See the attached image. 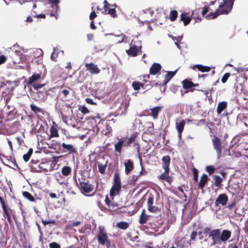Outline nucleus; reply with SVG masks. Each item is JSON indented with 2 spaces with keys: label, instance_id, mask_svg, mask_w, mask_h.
Returning <instances> with one entry per match:
<instances>
[{
  "label": "nucleus",
  "instance_id": "obj_1",
  "mask_svg": "<svg viewBox=\"0 0 248 248\" xmlns=\"http://www.w3.org/2000/svg\"><path fill=\"white\" fill-rule=\"evenodd\" d=\"M234 1V0H222V2H219L218 10L207 15L205 17L207 19H211L216 18L220 14H228L232 8Z\"/></svg>",
  "mask_w": 248,
  "mask_h": 248
},
{
  "label": "nucleus",
  "instance_id": "obj_2",
  "mask_svg": "<svg viewBox=\"0 0 248 248\" xmlns=\"http://www.w3.org/2000/svg\"><path fill=\"white\" fill-rule=\"evenodd\" d=\"M10 49L13 51L16 55L19 57V62H15V63L26 62L30 59L31 54L34 52L33 49H26L23 47L19 46L18 45L15 44L10 47Z\"/></svg>",
  "mask_w": 248,
  "mask_h": 248
},
{
  "label": "nucleus",
  "instance_id": "obj_3",
  "mask_svg": "<svg viewBox=\"0 0 248 248\" xmlns=\"http://www.w3.org/2000/svg\"><path fill=\"white\" fill-rule=\"evenodd\" d=\"M99 231L97 234V241L99 244L109 248L111 246V240L109 238V235L106 232L103 227L99 226Z\"/></svg>",
  "mask_w": 248,
  "mask_h": 248
},
{
  "label": "nucleus",
  "instance_id": "obj_4",
  "mask_svg": "<svg viewBox=\"0 0 248 248\" xmlns=\"http://www.w3.org/2000/svg\"><path fill=\"white\" fill-rule=\"evenodd\" d=\"M121 188L120 178L118 173H115L113 177V183L110 191V196L112 199L114 196L118 195Z\"/></svg>",
  "mask_w": 248,
  "mask_h": 248
},
{
  "label": "nucleus",
  "instance_id": "obj_5",
  "mask_svg": "<svg viewBox=\"0 0 248 248\" xmlns=\"http://www.w3.org/2000/svg\"><path fill=\"white\" fill-rule=\"evenodd\" d=\"M210 237L213 241L211 245H220L221 244L220 239V231L219 229L212 230L209 233Z\"/></svg>",
  "mask_w": 248,
  "mask_h": 248
},
{
  "label": "nucleus",
  "instance_id": "obj_6",
  "mask_svg": "<svg viewBox=\"0 0 248 248\" xmlns=\"http://www.w3.org/2000/svg\"><path fill=\"white\" fill-rule=\"evenodd\" d=\"M212 143L214 149L217 154V158L220 159L222 155L221 143L220 140L217 137H214L212 139Z\"/></svg>",
  "mask_w": 248,
  "mask_h": 248
},
{
  "label": "nucleus",
  "instance_id": "obj_7",
  "mask_svg": "<svg viewBox=\"0 0 248 248\" xmlns=\"http://www.w3.org/2000/svg\"><path fill=\"white\" fill-rule=\"evenodd\" d=\"M193 15H194L193 12L192 13L191 16H189L188 15V14L186 13H184L181 15V16H180L181 20L183 21L184 24L185 26H186L187 25H188L190 23L192 18H193L194 19H195V22H197L201 20V18H200L199 17L196 18L194 16L192 17V16Z\"/></svg>",
  "mask_w": 248,
  "mask_h": 248
},
{
  "label": "nucleus",
  "instance_id": "obj_8",
  "mask_svg": "<svg viewBox=\"0 0 248 248\" xmlns=\"http://www.w3.org/2000/svg\"><path fill=\"white\" fill-rule=\"evenodd\" d=\"M78 187L82 193H89L92 191L93 190V186L86 182H80L78 185Z\"/></svg>",
  "mask_w": 248,
  "mask_h": 248
},
{
  "label": "nucleus",
  "instance_id": "obj_9",
  "mask_svg": "<svg viewBox=\"0 0 248 248\" xmlns=\"http://www.w3.org/2000/svg\"><path fill=\"white\" fill-rule=\"evenodd\" d=\"M85 66L87 68V70L89 71L92 74L97 75L100 72V70L97 65L92 62L86 63Z\"/></svg>",
  "mask_w": 248,
  "mask_h": 248
},
{
  "label": "nucleus",
  "instance_id": "obj_10",
  "mask_svg": "<svg viewBox=\"0 0 248 248\" xmlns=\"http://www.w3.org/2000/svg\"><path fill=\"white\" fill-rule=\"evenodd\" d=\"M186 124L185 120H177L176 121V128L178 133V136L180 140L182 138V133Z\"/></svg>",
  "mask_w": 248,
  "mask_h": 248
},
{
  "label": "nucleus",
  "instance_id": "obj_11",
  "mask_svg": "<svg viewBox=\"0 0 248 248\" xmlns=\"http://www.w3.org/2000/svg\"><path fill=\"white\" fill-rule=\"evenodd\" d=\"M127 146L124 141V137L120 138L118 140V141L114 145L115 151L120 154L122 151V147Z\"/></svg>",
  "mask_w": 248,
  "mask_h": 248
},
{
  "label": "nucleus",
  "instance_id": "obj_12",
  "mask_svg": "<svg viewBox=\"0 0 248 248\" xmlns=\"http://www.w3.org/2000/svg\"><path fill=\"white\" fill-rule=\"evenodd\" d=\"M141 46H140L139 48H138L136 46L133 45L128 50H126V53L129 56L135 57L139 54V52L141 53Z\"/></svg>",
  "mask_w": 248,
  "mask_h": 248
},
{
  "label": "nucleus",
  "instance_id": "obj_13",
  "mask_svg": "<svg viewBox=\"0 0 248 248\" xmlns=\"http://www.w3.org/2000/svg\"><path fill=\"white\" fill-rule=\"evenodd\" d=\"M228 198L225 194H220L216 200V205L217 206L219 204L225 205L226 204Z\"/></svg>",
  "mask_w": 248,
  "mask_h": 248
},
{
  "label": "nucleus",
  "instance_id": "obj_14",
  "mask_svg": "<svg viewBox=\"0 0 248 248\" xmlns=\"http://www.w3.org/2000/svg\"><path fill=\"white\" fill-rule=\"evenodd\" d=\"M170 160V157L168 155L165 156L162 158L163 165V167L165 170V172L167 174H168L169 172V164Z\"/></svg>",
  "mask_w": 248,
  "mask_h": 248
},
{
  "label": "nucleus",
  "instance_id": "obj_15",
  "mask_svg": "<svg viewBox=\"0 0 248 248\" xmlns=\"http://www.w3.org/2000/svg\"><path fill=\"white\" fill-rule=\"evenodd\" d=\"M129 101L125 98H123L122 103L117 102L115 106L120 109L125 110L129 106Z\"/></svg>",
  "mask_w": 248,
  "mask_h": 248
},
{
  "label": "nucleus",
  "instance_id": "obj_16",
  "mask_svg": "<svg viewBox=\"0 0 248 248\" xmlns=\"http://www.w3.org/2000/svg\"><path fill=\"white\" fill-rule=\"evenodd\" d=\"M231 236V232L227 230H223L221 233H220L221 242H226L229 239Z\"/></svg>",
  "mask_w": 248,
  "mask_h": 248
},
{
  "label": "nucleus",
  "instance_id": "obj_17",
  "mask_svg": "<svg viewBox=\"0 0 248 248\" xmlns=\"http://www.w3.org/2000/svg\"><path fill=\"white\" fill-rule=\"evenodd\" d=\"M0 201L2 205V210L4 213V216L6 217L9 223H11V218L10 214L9 211L7 210L4 202L3 201L1 197H0Z\"/></svg>",
  "mask_w": 248,
  "mask_h": 248
},
{
  "label": "nucleus",
  "instance_id": "obj_18",
  "mask_svg": "<svg viewBox=\"0 0 248 248\" xmlns=\"http://www.w3.org/2000/svg\"><path fill=\"white\" fill-rule=\"evenodd\" d=\"M95 92L98 94H102L104 93L105 85L103 82L97 83L96 84Z\"/></svg>",
  "mask_w": 248,
  "mask_h": 248
},
{
  "label": "nucleus",
  "instance_id": "obj_19",
  "mask_svg": "<svg viewBox=\"0 0 248 248\" xmlns=\"http://www.w3.org/2000/svg\"><path fill=\"white\" fill-rule=\"evenodd\" d=\"M40 78V73L34 74L31 77L29 78L26 82L27 84H33L35 81L38 80Z\"/></svg>",
  "mask_w": 248,
  "mask_h": 248
},
{
  "label": "nucleus",
  "instance_id": "obj_20",
  "mask_svg": "<svg viewBox=\"0 0 248 248\" xmlns=\"http://www.w3.org/2000/svg\"><path fill=\"white\" fill-rule=\"evenodd\" d=\"M103 162H97V166L98 168L99 171L102 173L104 174L105 172L106 167L108 163L107 160H104V159H102Z\"/></svg>",
  "mask_w": 248,
  "mask_h": 248
},
{
  "label": "nucleus",
  "instance_id": "obj_21",
  "mask_svg": "<svg viewBox=\"0 0 248 248\" xmlns=\"http://www.w3.org/2000/svg\"><path fill=\"white\" fill-rule=\"evenodd\" d=\"M125 171L126 174H128L133 169V163L130 160H128L124 163Z\"/></svg>",
  "mask_w": 248,
  "mask_h": 248
},
{
  "label": "nucleus",
  "instance_id": "obj_22",
  "mask_svg": "<svg viewBox=\"0 0 248 248\" xmlns=\"http://www.w3.org/2000/svg\"><path fill=\"white\" fill-rule=\"evenodd\" d=\"M161 66L160 64L154 63L150 69V73L152 75H155L161 70Z\"/></svg>",
  "mask_w": 248,
  "mask_h": 248
},
{
  "label": "nucleus",
  "instance_id": "obj_23",
  "mask_svg": "<svg viewBox=\"0 0 248 248\" xmlns=\"http://www.w3.org/2000/svg\"><path fill=\"white\" fill-rule=\"evenodd\" d=\"M162 108V107H155L150 109L152 112V116L154 119H156L158 118V113L161 111Z\"/></svg>",
  "mask_w": 248,
  "mask_h": 248
},
{
  "label": "nucleus",
  "instance_id": "obj_24",
  "mask_svg": "<svg viewBox=\"0 0 248 248\" xmlns=\"http://www.w3.org/2000/svg\"><path fill=\"white\" fill-rule=\"evenodd\" d=\"M208 180V176L205 174H203L202 176L200 182L199 183V186L201 188H202Z\"/></svg>",
  "mask_w": 248,
  "mask_h": 248
},
{
  "label": "nucleus",
  "instance_id": "obj_25",
  "mask_svg": "<svg viewBox=\"0 0 248 248\" xmlns=\"http://www.w3.org/2000/svg\"><path fill=\"white\" fill-rule=\"evenodd\" d=\"M62 146L69 153H74L76 152V149L72 144H67L65 143H62Z\"/></svg>",
  "mask_w": 248,
  "mask_h": 248
},
{
  "label": "nucleus",
  "instance_id": "obj_26",
  "mask_svg": "<svg viewBox=\"0 0 248 248\" xmlns=\"http://www.w3.org/2000/svg\"><path fill=\"white\" fill-rule=\"evenodd\" d=\"M227 103L225 101L219 102L217 107V111L218 114H220L223 110L226 108Z\"/></svg>",
  "mask_w": 248,
  "mask_h": 248
},
{
  "label": "nucleus",
  "instance_id": "obj_27",
  "mask_svg": "<svg viewBox=\"0 0 248 248\" xmlns=\"http://www.w3.org/2000/svg\"><path fill=\"white\" fill-rule=\"evenodd\" d=\"M193 66L202 72H209L211 69L210 67L208 66H203L201 64H196Z\"/></svg>",
  "mask_w": 248,
  "mask_h": 248
},
{
  "label": "nucleus",
  "instance_id": "obj_28",
  "mask_svg": "<svg viewBox=\"0 0 248 248\" xmlns=\"http://www.w3.org/2000/svg\"><path fill=\"white\" fill-rule=\"evenodd\" d=\"M176 71L174 72H168L165 76L164 80L165 84H167L175 75Z\"/></svg>",
  "mask_w": 248,
  "mask_h": 248
},
{
  "label": "nucleus",
  "instance_id": "obj_29",
  "mask_svg": "<svg viewBox=\"0 0 248 248\" xmlns=\"http://www.w3.org/2000/svg\"><path fill=\"white\" fill-rule=\"evenodd\" d=\"M71 172V169L68 166H64L62 169V173L63 176H67Z\"/></svg>",
  "mask_w": 248,
  "mask_h": 248
},
{
  "label": "nucleus",
  "instance_id": "obj_30",
  "mask_svg": "<svg viewBox=\"0 0 248 248\" xmlns=\"http://www.w3.org/2000/svg\"><path fill=\"white\" fill-rule=\"evenodd\" d=\"M34 96L35 99L38 100H44L46 99L45 94L43 92H37Z\"/></svg>",
  "mask_w": 248,
  "mask_h": 248
},
{
  "label": "nucleus",
  "instance_id": "obj_31",
  "mask_svg": "<svg viewBox=\"0 0 248 248\" xmlns=\"http://www.w3.org/2000/svg\"><path fill=\"white\" fill-rule=\"evenodd\" d=\"M50 135H49V139L52 137H57L59 136L57 129L54 126H51L50 128Z\"/></svg>",
  "mask_w": 248,
  "mask_h": 248
},
{
  "label": "nucleus",
  "instance_id": "obj_32",
  "mask_svg": "<svg viewBox=\"0 0 248 248\" xmlns=\"http://www.w3.org/2000/svg\"><path fill=\"white\" fill-rule=\"evenodd\" d=\"M31 109L32 111H33L35 113L37 114L38 113H43V110L41 108L36 106L33 104H31L30 105Z\"/></svg>",
  "mask_w": 248,
  "mask_h": 248
},
{
  "label": "nucleus",
  "instance_id": "obj_33",
  "mask_svg": "<svg viewBox=\"0 0 248 248\" xmlns=\"http://www.w3.org/2000/svg\"><path fill=\"white\" fill-rule=\"evenodd\" d=\"M183 87L185 89H189L194 86L193 83L187 80H185L182 81Z\"/></svg>",
  "mask_w": 248,
  "mask_h": 248
},
{
  "label": "nucleus",
  "instance_id": "obj_34",
  "mask_svg": "<svg viewBox=\"0 0 248 248\" xmlns=\"http://www.w3.org/2000/svg\"><path fill=\"white\" fill-rule=\"evenodd\" d=\"M23 197L31 202H34V197L28 192L24 191L22 193Z\"/></svg>",
  "mask_w": 248,
  "mask_h": 248
},
{
  "label": "nucleus",
  "instance_id": "obj_35",
  "mask_svg": "<svg viewBox=\"0 0 248 248\" xmlns=\"http://www.w3.org/2000/svg\"><path fill=\"white\" fill-rule=\"evenodd\" d=\"M148 218V216L145 215L144 214V211H143L142 214L140 215V224H143L146 222L147 219Z\"/></svg>",
  "mask_w": 248,
  "mask_h": 248
},
{
  "label": "nucleus",
  "instance_id": "obj_36",
  "mask_svg": "<svg viewBox=\"0 0 248 248\" xmlns=\"http://www.w3.org/2000/svg\"><path fill=\"white\" fill-rule=\"evenodd\" d=\"M128 224L127 222L122 221L117 224V226L121 229L125 230L128 227Z\"/></svg>",
  "mask_w": 248,
  "mask_h": 248
},
{
  "label": "nucleus",
  "instance_id": "obj_37",
  "mask_svg": "<svg viewBox=\"0 0 248 248\" xmlns=\"http://www.w3.org/2000/svg\"><path fill=\"white\" fill-rule=\"evenodd\" d=\"M32 153V149L30 148L28 152L26 154L23 155V157L25 161L27 162L30 159Z\"/></svg>",
  "mask_w": 248,
  "mask_h": 248
},
{
  "label": "nucleus",
  "instance_id": "obj_38",
  "mask_svg": "<svg viewBox=\"0 0 248 248\" xmlns=\"http://www.w3.org/2000/svg\"><path fill=\"white\" fill-rule=\"evenodd\" d=\"M135 139L136 136L135 135H132L130 137L128 138L124 137V141L128 146L131 143L134 141Z\"/></svg>",
  "mask_w": 248,
  "mask_h": 248
},
{
  "label": "nucleus",
  "instance_id": "obj_39",
  "mask_svg": "<svg viewBox=\"0 0 248 248\" xmlns=\"http://www.w3.org/2000/svg\"><path fill=\"white\" fill-rule=\"evenodd\" d=\"M214 180L215 181V186H220L222 181V178L218 175H215L214 176Z\"/></svg>",
  "mask_w": 248,
  "mask_h": 248
},
{
  "label": "nucleus",
  "instance_id": "obj_40",
  "mask_svg": "<svg viewBox=\"0 0 248 248\" xmlns=\"http://www.w3.org/2000/svg\"><path fill=\"white\" fill-rule=\"evenodd\" d=\"M58 51H59L58 48H57V47L54 48L53 52H52V53L51 55V59L53 61H56V60H57V58L58 56L57 52H58Z\"/></svg>",
  "mask_w": 248,
  "mask_h": 248
},
{
  "label": "nucleus",
  "instance_id": "obj_41",
  "mask_svg": "<svg viewBox=\"0 0 248 248\" xmlns=\"http://www.w3.org/2000/svg\"><path fill=\"white\" fill-rule=\"evenodd\" d=\"M177 12L175 10L171 11L170 15V18L171 21H174L177 17Z\"/></svg>",
  "mask_w": 248,
  "mask_h": 248
},
{
  "label": "nucleus",
  "instance_id": "obj_42",
  "mask_svg": "<svg viewBox=\"0 0 248 248\" xmlns=\"http://www.w3.org/2000/svg\"><path fill=\"white\" fill-rule=\"evenodd\" d=\"M115 36L118 37V38H120L119 40H118V43H121L123 42H127V41H126L127 39V37L123 34L119 35H115Z\"/></svg>",
  "mask_w": 248,
  "mask_h": 248
},
{
  "label": "nucleus",
  "instance_id": "obj_43",
  "mask_svg": "<svg viewBox=\"0 0 248 248\" xmlns=\"http://www.w3.org/2000/svg\"><path fill=\"white\" fill-rule=\"evenodd\" d=\"M59 0H49V3L52 4L56 8V12H57L59 10L58 3Z\"/></svg>",
  "mask_w": 248,
  "mask_h": 248
},
{
  "label": "nucleus",
  "instance_id": "obj_44",
  "mask_svg": "<svg viewBox=\"0 0 248 248\" xmlns=\"http://www.w3.org/2000/svg\"><path fill=\"white\" fill-rule=\"evenodd\" d=\"M206 171L208 172L209 174H212L215 170V168L213 166H208L206 167Z\"/></svg>",
  "mask_w": 248,
  "mask_h": 248
},
{
  "label": "nucleus",
  "instance_id": "obj_45",
  "mask_svg": "<svg viewBox=\"0 0 248 248\" xmlns=\"http://www.w3.org/2000/svg\"><path fill=\"white\" fill-rule=\"evenodd\" d=\"M69 90L64 89L60 93V95H62L63 97H66L69 94Z\"/></svg>",
  "mask_w": 248,
  "mask_h": 248
},
{
  "label": "nucleus",
  "instance_id": "obj_46",
  "mask_svg": "<svg viewBox=\"0 0 248 248\" xmlns=\"http://www.w3.org/2000/svg\"><path fill=\"white\" fill-rule=\"evenodd\" d=\"M141 84L138 82H134L132 83V86L134 90H138L140 89V87L141 86Z\"/></svg>",
  "mask_w": 248,
  "mask_h": 248
},
{
  "label": "nucleus",
  "instance_id": "obj_47",
  "mask_svg": "<svg viewBox=\"0 0 248 248\" xmlns=\"http://www.w3.org/2000/svg\"><path fill=\"white\" fill-rule=\"evenodd\" d=\"M230 74L228 73H227L224 75L223 77L221 78V82L223 83H225L229 78Z\"/></svg>",
  "mask_w": 248,
  "mask_h": 248
},
{
  "label": "nucleus",
  "instance_id": "obj_48",
  "mask_svg": "<svg viewBox=\"0 0 248 248\" xmlns=\"http://www.w3.org/2000/svg\"><path fill=\"white\" fill-rule=\"evenodd\" d=\"M107 13L113 17H115L117 16L116 14V11L114 8L109 9Z\"/></svg>",
  "mask_w": 248,
  "mask_h": 248
},
{
  "label": "nucleus",
  "instance_id": "obj_49",
  "mask_svg": "<svg viewBox=\"0 0 248 248\" xmlns=\"http://www.w3.org/2000/svg\"><path fill=\"white\" fill-rule=\"evenodd\" d=\"M193 172L194 175V180L197 182L198 180V170L195 169L194 168L193 170Z\"/></svg>",
  "mask_w": 248,
  "mask_h": 248
},
{
  "label": "nucleus",
  "instance_id": "obj_50",
  "mask_svg": "<svg viewBox=\"0 0 248 248\" xmlns=\"http://www.w3.org/2000/svg\"><path fill=\"white\" fill-rule=\"evenodd\" d=\"M148 210L150 212L155 213L157 211V208L155 206H153V205H151L150 206H148Z\"/></svg>",
  "mask_w": 248,
  "mask_h": 248
},
{
  "label": "nucleus",
  "instance_id": "obj_51",
  "mask_svg": "<svg viewBox=\"0 0 248 248\" xmlns=\"http://www.w3.org/2000/svg\"><path fill=\"white\" fill-rule=\"evenodd\" d=\"M7 60V57L3 55H1L0 56V65L3 63H4Z\"/></svg>",
  "mask_w": 248,
  "mask_h": 248
},
{
  "label": "nucleus",
  "instance_id": "obj_52",
  "mask_svg": "<svg viewBox=\"0 0 248 248\" xmlns=\"http://www.w3.org/2000/svg\"><path fill=\"white\" fill-rule=\"evenodd\" d=\"M50 248H60V245L56 242H52L49 244Z\"/></svg>",
  "mask_w": 248,
  "mask_h": 248
},
{
  "label": "nucleus",
  "instance_id": "obj_53",
  "mask_svg": "<svg viewBox=\"0 0 248 248\" xmlns=\"http://www.w3.org/2000/svg\"><path fill=\"white\" fill-rule=\"evenodd\" d=\"M33 13H35V11H32V15L34 16V17H36L37 18H45L46 17V16L44 14H39V15H33Z\"/></svg>",
  "mask_w": 248,
  "mask_h": 248
},
{
  "label": "nucleus",
  "instance_id": "obj_54",
  "mask_svg": "<svg viewBox=\"0 0 248 248\" xmlns=\"http://www.w3.org/2000/svg\"><path fill=\"white\" fill-rule=\"evenodd\" d=\"M197 235V233L196 232H193L190 235V240L194 241L195 240L196 237Z\"/></svg>",
  "mask_w": 248,
  "mask_h": 248
},
{
  "label": "nucleus",
  "instance_id": "obj_55",
  "mask_svg": "<svg viewBox=\"0 0 248 248\" xmlns=\"http://www.w3.org/2000/svg\"><path fill=\"white\" fill-rule=\"evenodd\" d=\"M153 200L154 198L152 197H149L148 201H147V205L148 206H150L151 205H153Z\"/></svg>",
  "mask_w": 248,
  "mask_h": 248
},
{
  "label": "nucleus",
  "instance_id": "obj_56",
  "mask_svg": "<svg viewBox=\"0 0 248 248\" xmlns=\"http://www.w3.org/2000/svg\"><path fill=\"white\" fill-rule=\"evenodd\" d=\"M44 85V84H38L34 83L32 84L33 88L36 90H38V89L42 88Z\"/></svg>",
  "mask_w": 248,
  "mask_h": 248
},
{
  "label": "nucleus",
  "instance_id": "obj_57",
  "mask_svg": "<svg viewBox=\"0 0 248 248\" xmlns=\"http://www.w3.org/2000/svg\"><path fill=\"white\" fill-rule=\"evenodd\" d=\"M80 110H81V111L84 114L88 113L89 112L88 108L84 106L82 107Z\"/></svg>",
  "mask_w": 248,
  "mask_h": 248
},
{
  "label": "nucleus",
  "instance_id": "obj_58",
  "mask_svg": "<svg viewBox=\"0 0 248 248\" xmlns=\"http://www.w3.org/2000/svg\"><path fill=\"white\" fill-rule=\"evenodd\" d=\"M85 100L87 103L91 105H95L96 104L95 102H94L92 99L89 98H86Z\"/></svg>",
  "mask_w": 248,
  "mask_h": 248
},
{
  "label": "nucleus",
  "instance_id": "obj_59",
  "mask_svg": "<svg viewBox=\"0 0 248 248\" xmlns=\"http://www.w3.org/2000/svg\"><path fill=\"white\" fill-rule=\"evenodd\" d=\"M170 37H171L172 38L173 41H176L177 42L181 41L182 39V36H178L177 37H173L172 36H170Z\"/></svg>",
  "mask_w": 248,
  "mask_h": 248
},
{
  "label": "nucleus",
  "instance_id": "obj_60",
  "mask_svg": "<svg viewBox=\"0 0 248 248\" xmlns=\"http://www.w3.org/2000/svg\"><path fill=\"white\" fill-rule=\"evenodd\" d=\"M209 9L208 7H204L202 12V16H204L209 11Z\"/></svg>",
  "mask_w": 248,
  "mask_h": 248
},
{
  "label": "nucleus",
  "instance_id": "obj_61",
  "mask_svg": "<svg viewBox=\"0 0 248 248\" xmlns=\"http://www.w3.org/2000/svg\"><path fill=\"white\" fill-rule=\"evenodd\" d=\"M166 174H167V173H166L165 172H164V173L163 174H161L159 176V178L161 179V180H166L167 178V177L166 176Z\"/></svg>",
  "mask_w": 248,
  "mask_h": 248
},
{
  "label": "nucleus",
  "instance_id": "obj_62",
  "mask_svg": "<svg viewBox=\"0 0 248 248\" xmlns=\"http://www.w3.org/2000/svg\"><path fill=\"white\" fill-rule=\"evenodd\" d=\"M96 16V15L94 12H92L90 15V19L92 20Z\"/></svg>",
  "mask_w": 248,
  "mask_h": 248
},
{
  "label": "nucleus",
  "instance_id": "obj_63",
  "mask_svg": "<svg viewBox=\"0 0 248 248\" xmlns=\"http://www.w3.org/2000/svg\"><path fill=\"white\" fill-rule=\"evenodd\" d=\"M148 12H149V13L150 14L151 16H152L154 13L153 11H151L149 9H146V10H143V13L144 14H147V13H148Z\"/></svg>",
  "mask_w": 248,
  "mask_h": 248
},
{
  "label": "nucleus",
  "instance_id": "obj_64",
  "mask_svg": "<svg viewBox=\"0 0 248 248\" xmlns=\"http://www.w3.org/2000/svg\"><path fill=\"white\" fill-rule=\"evenodd\" d=\"M104 7L105 9V11L104 12H106L107 11V8H108V6L109 5V4L108 3L107 0H104Z\"/></svg>",
  "mask_w": 248,
  "mask_h": 248
}]
</instances>
